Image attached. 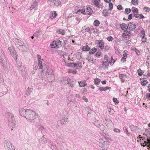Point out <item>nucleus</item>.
Instances as JSON below:
<instances>
[{
    "instance_id": "obj_62",
    "label": "nucleus",
    "mask_w": 150,
    "mask_h": 150,
    "mask_svg": "<svg viewBox=\"0 0 150 150\" xmlns=\"http://www.w3.org/2000/svg\"><path fill=\"white\" fill-rule=\"evenodd\" d=\"M141 35L140 37L142 36H145V31L144 30H142L141 32Z\"/></svg>"
},
{
    "instance_id": "obj_35",
    "label": "nucleus",
    "mask_w": 150,
    "mask_h": 150,
    "mask_svg": "<svg viewBox=\"0 0 150 150\" xmlns=\"http://www.w3.org/2000/svg\"><path fill=\"white\" fill-rule=\"evenodd\" d=\"M100 22L98 20H95L93 22L94 25L96 26H98L100 24Z\"/></svg>"
},
{
    "instance_id": "obj_18",
    "label": "nucleus",
    "mask_w": 150,
    "mask_h": 150,
    "mask_svg": "<svg viewBox=\"0 0 150 150\" xmlns=\"http://www.w3.org/2000/svg\"><path fill=\"white\" fill-rule=\"evenodd\" d=\"M106 125L108 127L111 128L112 126L113 123L112 121L110 120H108L106 121Z\"/></svg>"
},
{
    "instance_id": "obj_14",
    "label": "nucleus",
    "mask_w": 150,
    "mask_h": 150,
    "mask_svg": "<svg viewBox=\"0 0 150 150\" xmlns=\"http://www.w3.org/2000/svg\"><path fill=\"white\" fill-rule=\"evenodd\" d=\"M98 45V47H99L100 49L102 50L103 49L104 45L103 41L102 40H99Z\"/></svg>"
},
{
    "instance_id": "obj_48",
    "label": "nucleus",
    "mask_w": 150,
    "mask_h": 150,
    "mask_svg": "<svg viewBox=\"0 0 150 150\" xmlns=\"http://www.w3.org/2000/svg\"><path fill=\"white\" fill-rule=\"evenodd\" d=\"M113 7V4L111 3H110L109 5V9L110 10H112Z\"/></svg>"
},
{
    "instance_id": "obj_47",
    "label": "nucleus",
    "mask_w": 150,
    "mask_h": 150,
    "mask_svg": "<svg viewBox=\"0 0 150 150\" xmlns=\"http://www.w3.org/2000/svg\"><path fill=\"white\" fill-rule=\"evenodd\" d=\"M131 11V10L130 8H126L125 9V12L127 14H128L130 13Z\"/></svg>"
},
{
    "instance_id": "obj_32",
    "label": "nucleus",
    "mask_w": 150,
    "mask_h": 150,
    "mask_svg": "<svg viewBox=\"0 0 150 150\" xmlns=\"http://www.w3.org/2000/svg\"><path fill=\"white\" fill-rule=\"evenodd\" d=\"M103 16H107L109 14L108 10H104L103 12Z\"/></svg>"
},
{
    "instance_id": "obj_16",
    "label": "nucleus",
    "mask_w": 150,
    "mask_h": 150,
    "mask_svg": "<svg viewBox=\"0 0 150 150\" xmlns=\"http://www.w3.org/2000/svg\"><path fill=\"white\" fill-rule=\"evenodd\" d=\"M57 16V14L56 11H52L50 13V17L52 19L54 18H56Z\"/></svg>"
},
{
    "instance_id": "obj_52",
    "label": "nucleus",
    "mask_w": 150,
    "mask_h": 150,
    "mask_svg": "<svg viewBox=\"0 0 150 150\" xmlns=\"http://www.w3.org/2000/svg\"><path fill=\"white\" fill-rule=\"evenodd\" d=\"M124 76H125V75L123 74H120V75H119L120 78L121 80L123 81L124 80V79H123V78Z\"/></svg>"
},
{
    "instance_id": "obj_29",
    "label": "nucleus",
    "mask_w": 150,
    "mask_h": 150,
    "mask_svg": "<svg viewBox=\"0 0 150 150\" xmlns=\"http://www.w3.org/2000/svg\"><path fill=\"white\" fill-rule=\"evenodd\" d=\"M96 48L93 47L90 51L89 53L90 54H93L96 52Z\"/></svg>"
},
{
    "instance_id": "obj_27",
    "label": "nucleus",
    "mask_w": 150,
    "mask_h": 150,
    "mask_svg": "<svg viewBox=\"0 0 150 150\" xmlns=\"http://www.w3.org/2000/svg\"><path fill=\"white\" fill-rule=\"evenodd\" d=\"M129 127L132 131H134L135 130H136L139 129V128H138V127L134 126L133 125H130L129 126Z\"/></svg>"
},
{
    "instance_id": "obj_51",
    "label": "nucleus",
    "mask_w": 150,
    "mask_h": 150,
    "mask_svg": "<svg viewBox=\"0 0 150 150\" xmlns=\"http://www.w3.org/2000/svg\"><path fill=\"white\" fill-rule=\"evenodd\" d=\"M143 10L145 12H148L150 11V9L148 7H145L143 8Z\"/></svg>"
},
{
    "instance_id": "obj_22",
    "label": "nucleus",
    "mask_w": 150,
    "mask_h": 150,
    "mask_svg": "<svg viewBox=\"0 0 150 150\" xmlns=\"http://www.w3.org/2000/svg\"><path fill=\"white\" fill-rule=\"evenodd\" d=\"M134 17L139 19L144 18V17L142 14H134Z\"/></svg>"
},
{
    "instance_id": "obj_60",
    "label": "nucleus",
    "mask_w": 150,
    "mask_h": 150,
    "mask_svg": "<svg viewBox=\"0 0 150 150\" xmlns=\"http://www.w3.org/2000/svg\"><path fill=\"white\" fill-rule=\"evenodd\" d=\"M125 32L127 35H128L129 34L131 33V32L129 30H127V29L125 30Z\"/></svg>"
},
{
    "instance_id": "obj_33",
    "label": "nucleus",
    "mask_w": 150,
    "mask_h": 150,
    "mask_svg": "<svg viewBox=\"0 0 150 150\" xmlns=\"http://www.w3.org/2000/svg\"><path fill=\"white\" fill-rule=\"evenodd\" d=\"M100 81V79L96 78L94 79V82L95 84L98 85Z\"/></svg>"
},
{
    "instance_id": "obj_5",
    "label": "nucleus",
    "mask_w": 150,
    "mask_h": 150,
    "mask_svg": "<svg viewBox=\"0 0 150 150\" xmlns=\"http://www.w3.org/2000/svg\"><path fill=\"white\" fill-rule=\"evenodd\" d=\"M38 66L40 69H42L41 72H42L43 71V66H44L45 64L44 62V61L42 59H41V57L40 55H38Z\"/></svg>"
},
{
    "instance_id": "obj_3",
    "label": "nucleus",
    "mask_w": 150,
    "mask_h": 150,
    "mask_svg": "<svg viewBox=\"0 0 150 150\" xmlns=\"http://www.w3.org/2000/svg\"><path fill=\"white\" fill-rule=\"evenodd\" d=\"M26 114L25 115V118L29 120H32L36 118L37 115L35 112L31 110H27Z\"/></svg>"
},
{
    "instance_id": "obj_37",
    "label": "nucleus",
    "mask_w": 150,
    "mask_h": 150,
    "mask_svg": "<svg viewBox=\"0 0 150 150\" xmlns=\"http://www.w3.org/2000/svg\"><path fill=\"white\" fill-rule=\"evenodd\" d=\"M87 93V89L85 88H84L81 91V93L83 95L86 94Z\"/></svg>"
},
{
    "instance_id": "obj_26",
    "label": "nucleus",
    "mask_w": 150,
    "mask_h": 150,
    "mask_svg": "<svg viewBox=\"0 0 150 150\" xmlns=\"http://www.w3.org/2000/svg\"><path fill=\"white\" fill-rule=\"evenodd\" d=\"M90 47L88 45H86L85 46L83 47L82 50L83 51H88L90 50Z\"/></svg>"
},
{
    "instance_id": "obj_25",
    "label": "nucleus",
    "mask_w": 150,
    "mask_h": 150,
    "mask_svg": "<svg viewBox=\"0 0 150 150\" xmlns=\"http://www.w3.org/2000/svg\"><path fill=\"white\" fill-rule=\"evenodd\" d=\"M132 11L134 14L138 13V9L137 8L133 7L132 8Z\"/></svg>"
},
{
    "instance_id": "obj_8",
    "label": "nucleus",
    "mask_w": 150,
    "mask_h": 150,
    "mask_svg": "<svg viewBox=\"0 0 150 150\" xmlns=\"http://www.w3.org/2000/svg\"><path fill=\"white\" fill-rule=\"evenodd\" d=\"M111 58L112 59V61L111 62L110 61H108V56L107 55H105L104 56V61L103 62L105 63H107L108 64H109L111 62H112L113 64L115 62V61L112 59V57H111Z\"/></svg>"
},
{
    "instance_id": "obj_50",
    "label": "nucleus",
    "mask_w": 150,
    "mask_h": 150,
    "mask_svg": "<svg viewBox=\"0 0 150 150\" xmlns=\"http://www.w3.org/2000/svg\"><path fill=\"white\" fill-rule=\"evenodd\" d=\"M101 54L100 52H97L95 54V56L98 58L100 57L101 56Z\"/></svg>"
},
{
    "instance_id": "obj_45",
    "label": "nucleus",
    "mask_w": 150,
    "mask_h": 150,
    "mask_svg": "<svg viewBox=\"0 0 150 150\" xmlns=\"http://www.w3.org/2000/svg\"><path fill=\"white\" fill-rule=\"evenodd\" d=\"M142 71H142V70H141L140 69H138L137 70V72L138 75H139V76H141L142 74L143 73Z\"/></svg>"
},
{
    "instance_id": "obj_40",
    "label": "nucleus",
    "mask_w": 150,
    "mask_h": 150,
    "mask_svg": "<svg viewBox=\"0 0 150 150\" xmlns=\"http://www.w3.org/2000/svg\"><path fill=\"white\" fill-rule=\"evenodd\" d=\"M82 29L83 30H85L86 31L89 33L90 29L89 27H87L86 28V26L85 25L82 27Z\"/></svg>"
},
{
    "instance_id": "obj_63",
    "label": "nucleus",
    "mask_w": 150,
    "mask_h": 150,
    "mask_svg": "<svg viewBox=\"0 0 150 150\" xmlns=\"http://www.w3.org/2000/svg\"><path fill=\"white\" fill-rule=\"evenodd\" d=\"M117 8L119 10H122L123 8L122 6L121 5H118L117 7Z\"/></svg>"
},
{
    "instance_id": "obj_38",
    "label": "nucleus",
    "mask_w": 150,
    "mask_h": 150,
    "mask_svg": "<svg viewBox=\"0 0 150 150\" xmlns=\"http://www.w3.org/2000/svg\"><path fill=\"white\" fill-rule=\"evenodd\" d=\"M16 65L18 68V69H19L21 68L23 66L21 65V63L19 62H16Z\"/></svg>"
},
{
    "instance_id": "obj_61",
    "label": "nucleus",
    "mask_w": 150,
    "mask_h": 150,
    "mask_svg": "<svg viewBox=\"0 0 150 150\" xmlns=\"http://www.w3.org/2000/svg\"><path fill=\"white\" fill-rule=\"evenodd\" d=\"M95 32V30L94 28H91L90 29L89 33L91 34L94 33Z\"/></svg>"
},
{
    "instance_id": "obj_49",
    "label": "nucleus",
    "mask_w": 150,
    "mask_h": 150,
    "mask_svg": "<svg viewBox=\"0 0 150 150\" xmlns=\"http://www.w3.org/2000/svg\"><path fill=\"white\" fill-rule=\"evenodd\" d=\"M88 61L90 62H92L93 63V58H91L89 56L87 58Z\"/></svg>"
},
{
    "instance_id": "obj_15",
    "label": "nucleus",
    "mask_w": 150,
    "mask_h": 150,
    "mask_svg": "<svg viewBox=\"0 0 150 150\" xmlns=\"http://www.w3.org/2000/svg\"><path fill=\"white\" fill-rule=\"evenodd\" d=\"M78 83L80 87H83L87 85V83L85 81H79Z\"/></svg>"
},
{
    "instance_id": "obj_6",
    "label": "nucleus",
    "mask_w": 150,
    "mask_h": 150,
    "mask_svg": "<svg viewBox=\"0 0 150 150\" xmlns=\"http://www.w3.org/2000/svg\"><path fill=\"white\" fill-rule=\"evenodd\" d=\"M11 55L14 58V59L17 60V55L15 49L13 47H9L8 48Z\"/></svg>"
},
{
    "instance_id": "obj_30",
    "label": "nucleus",
    "mask_w": 150,
    "mask_h": 150,
    "mask_svg": "<svg viewBox=\"0 0 150 150\" xmlns=\"http://www.w3.org/2000/svg\"><path fill=\"white\" fill-rule=\"evenodd\" d=\"M57 33L59 34L64 35L65 34V31L61 29H59L57 30Z\"/></svg>"
},
{
    "instance_id": "obj_13",
    "label": "nucleus",
    "mask_w": 150,
    "mask_h": 150,
    "mask_svg": "<svg viewBox=\"0 0 150 150\" xmlns=\"http://www.w3.org/2000/svg\"><path fill=\"white\" fill-rule=\"evenodd\" d=\"M38 68V63L37 61H35L34 64L33 66V70L32 71V73L33 74H35V72L36 71Z\"/></svg>"
},
{
    "instance_id": "obj_10",
    "label": "nucleus",
    "mask_w": 150,
    "mask_h": 150,
    "mask_svg": "<svg viewBox=\"0 0 150 150\" xmlns=\"http://www.w3.org/2000/svg\"><path fill=\"white\" fill-rule=\"evenodd\" d=\"M6 146L8 150H13L14 146L12 145L10 142H7L6 143Z\"/></svg>"
},
{
    "instance_id": "obj_43",
    "label": "nucleus",
    "mask_w": 150,
    "mask_h": 150,
    "mask_svg": "<svg viewBox=\"0 0 150 150\" xmlns=\"http://www.w3.org/2000/svg\"><path fill=\"white\" fill-rule=\"evenodd\" d=\"M147 83V81L146 80H144L141 81V84L143 86H145Z\"/></svg>"
},
{
    "instance_id": "obj_28",
    "label": "nucleus",
    "mask_w": 150,
    "mask_h": 150,
    "mask_svg": "<svg viewBox=\"0 0 150 150\" xmlns=\"http://www.w3.org/2000/svg\"><path fill=\"white\" fill-rule=\"evenodd\" d=\"M50 47L52 48H55V47H57L55 41H53L52 44L50 45Z\"/></svg>"
},
{
    "instance_id": "obj_58",
    "label": "nucleus",
    "mask_w": 150,
    "mask_h": 150,
    "mask_svg": "<svg viewBox=\"0 0 150 150\" xmlns=\"http://www.w3.org/2000/svg\"><path fill=\"white\" fill-rule=\"evenodd\" d=\"M107 40L109 41H112L113 40V38L111 36L108 37L107 38Z\"/></svg>"
},
{
    "instance_id": "obj_11",
    "label": "nucleus",
    "mask_w": 150,
    "mask_h": 150,
    "mask_svg": "<svg viewBox=\"0 0 150 150\" xmlns=\"http://www.w3.org/2000/svg\"><path fill=\"white\" fill-rule=\"evenodd\" d=\"M27 110H25L24 109L21 108L19 110V113L21 116L25 117V115L26 114Z\"/></svg>"
},
{
    "instance_id": "obj_57",
    "label": "nucleus",
    "mask_w": 150,
    "mask_h": 150,
    "mask_svg": "<svg viewBox=\"0 0 150 150\" xmlns=\"http://www.w3.org/2000/svg\"><path fill=\"white\" fill-rule=\"evenodd\" d=\"M81 62H77L75 64V67H79L80 66V64H81Z\"/></svg>"
},
{
    "instance_id": "obj_12",
    "label": "nucleus",
    "mask_w": 150,
    "mask_h": 150,
    "mask_svg": "<svg viewBox=\"0 0 150 150\" xmlns=\"http://www.w3.org/2000/svg\"><path fill=\"white\" fill-rule=\"evenodd\" d=\"M109 64L107 63L103 62V64H101L99 67V68L100 69H108Z\"/></svg>"
},
{
    "instance_id": "obj_7",
    "label": "nucleus",
    "mask_w": 150,
    "mask_h": 150,
    "mask_svg": "<svg viewBox=\"0 0 150 150\" xmlns=\"http://www.w3.org/2000/svg\"><path fill=\"white\" fill-rule=\"evenodd\" d=\"M127 27H128V29H129V30L133 31L135 29L136 26L134 22H132L131 23L129 22Z\"/></svg>"
},
{
    "instance_id": "obj_1",
    "label": "nucleus",
    "mask_w": 150,
    "mask_h": 150,
    "mask_svg": "<svg viewBox=\"0 0 150 150\" xmlns=\"http://www.w3.org/2000/svg\"><path fill=\"white\" fill-rule=\"evenodd\" d=\"M98 145L102 150H107L109 145V142L105 137L100 138L98 141Z\"/></svg>"
},
{
    "instance_id": "obj_9",
    "label": "nucleus",
    "mask_w": 150,
    "mask_h": 150,
    "mask_svg": "<svg viewBox=\"0 0 150 150\" xmlns=\"http://www.w3.org/2000/svg\"><path fill=\"white\" fill-rule=\"evenodd\" d=\"M21 71V73L22 75L24 76L27 73V71L25 67L23 66L18 69Z\"/></svg>"
},
{
    "instance_id": "obj_4",
    "label": "nucleus",
    "mask_w": 150,
    "mask_h": 150,
    "mask_svg": "<svg viewBox=\"0 0 150 150\" xmlns=\"http://www.w3.org/2000/svg\"><path fill=\"white\" fill-rule=\"evenodd\" d=\"M8 120L9 121V126L11 128V130H12V129L14 128L15 125V121L14 117L12 114H10Z\"/></svg>"
},
{
    "instance_id": "obj_23",
    "label": "nucleus",
    "mask_w": 150,
    "mask_h": 150,
    "mask_svg": "<svg viewBox=\"0 0 150 150\" xmlns=\"http://www.w3.org/2000/svg\"><path fill=\"white\" fill-rule=\"evenodd\" d=\"M51 2L56 6H58L60 4V2L58 0H53Z\"/></svg>"
},
{
    "instance_id": "obj_55",
    "label": "nucleus",
    "mask_w": 150,
    "mask_h": 150,
    "mask_svg": "<svg viewBox=\"0 0 150 150\" xmlns=\"http://www.w3.org/2000/svg\"><path fill=\"white\" fill-rule=\"evenodd\" d=\"M113 101L115 103L117 104L119 103V101L117 100V99L115 98H113Z\"/></svg>"
},
{
    "instance_id": "obj_2",
    "label": "nucleus",
    "mask_w": 150,
    "mask_h": 150,
    "mask_svg": "<svg viewBox=\"0 0 150 150\" xmlns=\"http://www.w3.org/2000/svg\"><path fill=\"white\" fill-rule=\"evenodd\" d=\"M14 41L16 47L19 50L24 52L26 50V46L24 45V43L22 41L17 38H15Z\"/></svg>"
},
{
    "instance_id": "obj_31",
    "label": "nucleus",
    "mask_w": 150,
    "mask_h": 150,
    "mask_svg": "<svg viewBox=\"0 0 150 150\" xmlns=\"http://www.w3.org/2000/svg\"><path fill=\"white\" fill-rule=\"evenodd\" d=\"M86 11L88 13V14H91L92 13V10L90 7H87V8Z\"/></svg>"
},
{
    "instance_id": "obj_54",
    "label": "nucleus",
    "mask_w": 150,
    "mask_h": 150,
    "mask_svg": "<svg viewBox=\"0 0 150 150\" xmlns=\"http://www.w3.org/2000/svg\"><path fill=\"white\" fill-rule=\"evenodd\" d=\"M67 66L69 67H75V64L73 63H69L67 64Z\"/></svg>"
},
{
    "instance_id": "obj_20",
    "label": "nucleus",
    "mask_w": 150,
    "mask_h": 150,
    "mask_svg": "<svg viewBox=\"0 0 150 150\" xmlns=\"http://www.w3.org/2000/svg\"><path fill=\"white\" fill-rule=\"evenodd\" d=\"M32 91V88L29 87L28 88L25 92V94L26 96H28L30 94Z\"/></svg>"
},
{
    "instance_id": "obj_46",
    "label": "nucleus",
    "mask_w": 150,
    "mask_h": 150,
    "mask_svg": "<svg viewBox=\"0 0 150 150\" xmlns=\"http://www.w3.org/2000/svg\"><path fill=\"white\" fill-rule=\"evenodd\" d=\"M68 115H66L64 117V118H63V120H64V122H68Z\"/></svg>"
},
{
    "instance_id": "obj_53",
    "label": "nucleus",
    "mask_w": 150,
    "mask_h": 150,
    "mask_svg": "<svg viewBox=\"0 0 150 150\" xmlns=\"http://www.w3.org/2000/svg\"><path fill=\"white\" fill-rule=\"evenodd\" d=\"M132 14H131L128 16V18L126 20L127 21H129L132 18Z\"/></svg>"
},
{
    "instance_id": "obj_21",
    "label": "nucleus",
    "mask_w": 150,
    "mask_h": 150,
    "mask_svg": "<svg viewBox=\"0 0 150 150\" xmlns=\"http://www.w3.org/2000/svg\"><path fill=\"white\" fill-rule=\"evenodd\" d=\"M111 89V87H108V86L106 87H99V90L101 91H106L108 89L110 90Z\"/></svg>"
},
{
    "instance_id": "obj_34",
    "label": "nucleus",
    "mask_w": 150,
    "mask_h": 150,
    "mask_svg": "<svg viewBox=\"0 0 150 150\" xmlns=\"http://www.w3.org/2000/svg\"><path fill=\"white\" fill-rule=\"evenodd\" d=\"M98 127L102 131H103L105 129V127L102 124H100Z\"/></svg>"
},
{
    "instance_id": "obj_64",
    "label": "nucleus",
    "mask_w": 150,
    "mask_h": 150,
    "mask_svg": "<svg viewBox=\"0 0 150 150\" xmlns=\"http://www.w3.org/2000/svg\"><path fill=\"white\" fill-rule=\"evenodd\" d=\"M146 98L149 99V100H150V93H148L146 94Z\"/></svg>"
},
{
    "instance_id": "obj_17",
    "label": "nucleus",
    "mask_w": 150,
    "mask_h": 150,
    "mask_svg": "<svg viewBox=\"0 0 150 150\" xmlns=\"http://www.w3.org/2000/svg\"><path fill=\"white\" fill-rule=\"evenodd\" d=\"M39 142L42 144H45L47 142V139L44 137V135L42 136V138L39 139Z\"/></svg>"
},
{
    "instance_id": "obj_59",
    "label": "nucleus",
    "mask_w": 150,
    "mask_h": 150,
    "mask_svg": "<svg viewBox=\"0 0 150 150\" xmlns=\"http://www.w3.org/2000/svg\"><path fill=\"white\" fill-rule=\"evenodd\" d=\"M113 131L115 132H120V130L119 129L117 128H115L113 129Z\"/></svg>"
},
{
    "instance_id": "obj_56",
    "label": "nucleus",
    "mask_w": 150,
    "mask_h": 150,
    "mask_svg": "<svg viewBox=\"0 0 150 150\" xmlns=\"http://www.w3.org/2000/svg\"><path fill=\"white\" fill-rule=\"evenodd\" d=\"M141 142V145L142 146H145V145L144 144H145V145L147 144V142H146V141H143V142Z\"/></svg>"
},
{
    "instance_id": "obj_36",
    "label": "nucleus",
    "mask_w": 150,
    "mask_h": 150,
    "mask_svg": "<svg viewBox=\"0 0 150 150\" xmlns=\"http://www.w3.org/2000/svg\"><path fill=\"white\" fill-rule=\"evenodd\" d=\"M131 2L134 6L137 5L138 4V1L137 0H132Z\"/></svg>"
},
{
    "instance_id": "obj_42",
    "label": "nucleus",
    "mask_w": 150,
    "mask_h": 150,
    "mask_svg": "<svg viewBox=\"0 0 150 150\" xmlns=\"http://www.w3.org/2000/svg\"><path fill=\"white\" fill-rule=\"evenodd\" d=\"M85 9H79L78 10L77 13H79L81 12V13L84 14V13H85Z\"/></svg>"
},
{
    "instance_id": "obj_41",
    "label": "nucleus",
    "mask_w": 150,
    "mask_h": 150,
    "mask_svg": "<svg viewBox=\"0 0 150 150\" xmlns=\"http://www.w3.org/2000/svg\"><path fill=\"white\" fill-rule=\"evenodd\" d=\"M100 122L98 121H96L94 123V125L97 127H98L100 125V124H101Z\"/></svg>"
},
{
    "instance_id": "obj_24",
    "label": "nucleus",
    "mask_w": 150,
    "mask_h": 150,
    "mask_svg": "<svg viewBox=\"0 0 150 150\" xmlns=\"http://www.w3.org/2000/svg\"><path fill=\"white\" fill-rule=\"evenodd\" d=\"M56 42L57 46L58 47H62V43L61 41L59 40L55 41Z\"/></svg>"
},
{
    "instance_id": "obj_39",
    "label": "nucleus",
    "mask_w": 150,
    "mask_h": 150,
    "mask_svg": "<svg viewBox=\"0 0 150 150\" xmlns=\"http://www.w3.org/2000/svg\"><path fill=\"white\" fill-rule=\"evenodd\" d=\"M93 3L96 6L99 7L98 6L99 4L97 0H93Z\"/></svg>"
},
{
    "instance_id": "obj_44",
    "label": "nucleus",
    "mask_w": 150,
    "mask_h": 150,
    "mask_svg": "<svg viewBox=\"0 0 150 150\" xmlns=\"http://www.w3.org/2000/svg\"><path fill=\"white\" fill-rule=\"evenodd\" d=\"M37 5V2L36 1L35 2H34L31 5L30 8L31 9H32L36 6Z\"/></svg>"
},
{
    "instance_id": "obj_19",
    "label": "nucleus",
    "mask_w": 150,
    "mask_h": 150,
    "mask_svg": "<svg viewBox=\"0 0 150 150\" xmlns=\"http://www.w3.org/2000/svg\"><path fill=\"white\" fill-rule=\"evenodd\" d=\"M120 26L121 29L122 30H125L127 29H128L127 25L125 23L120 24Z\"/></svg>"
}]
</instances>
